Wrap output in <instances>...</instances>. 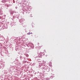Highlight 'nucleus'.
<instances>
[{"mask_svg": "<svg viewBox=\"0 0 80 80\" xmlns=\"http://www.w3.org/2000/svg\"><path fill=\"white\" fill-rule=\"evenodd\" d=\"M28 35H30V33L29 32L28 33Z\"/></svg>", "mask_w": 80, "mask_h": 80, "instance_id": "1", "label": "nucleus"}, {"mask_svg": "<svg viewBox=\"0 0 80 80\" xmlns=\"http://www.w3.org/2000/svg\"><path fill=\"white\" fill-rule=\"evenodd\" d=\"M30 34H32V32H31V33H30Z\"/></svg>", "mask_w": 80, "mask_h": 80, "instance_id": "2", "label": "nucleus"}]
</instances>
